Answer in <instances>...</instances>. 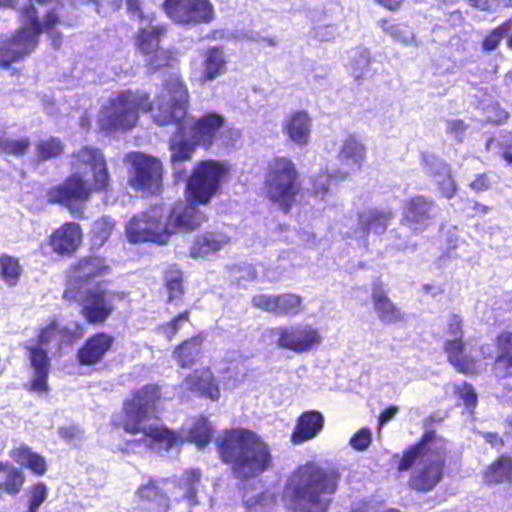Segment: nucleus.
I'll use <instances>...</instances> for the list:
<instances>
[{"label":"nucleus","mask_w":512,"mask_h":512,"mask_svg":"<svg viewBox=\"0 0 512 512\" xmlns=\"http://www.w3.org/2000/svg\"><path fill=\"white\" fill-rule=\"evenodd\" d=\"M495 345L498 354L491 366L493 375L500 379L512 378V332L499 333Z\"/></svg>","instance_id":"nucleus-29"},{"label":"nucleus","mask_w":512,"mask_h":512,"mask_svg":"<svg viewBox=\"0 0 512 512\" xmlns=\"http://www.w3.org/2000/svg\"><path fill=\"white\" fill-rule=\"evenodd\" d=\"M214 429L206 417H198L184 436L185 443H193L199 449L206 447L213 435Z\"/></svg>","instance_id":"nucleus-40"},{"label":"nucleus","mask_w":512,"mask_h":512,"mask_svg":"<svg viewBox=\"0 0 512 512\" xmlns=\"http://www.w3.org/2000/svg\"><path fill=\"white\" fill-rule=\"evenodd\" d=\"M454 394L460 398L467 407H475L477 405V394L472 384L464 381L454 387Z\"/></svg>","instance_id":"nucleus-55"},{"label":"nucleus","mask_w":512,"mask_h":512,"mask_svg":"<svg viewBox=\"0 0 512 512\" xmlns=\"http://www.w3.org/2000/svg\"><path fill=\"white\" fill-rule=\"evenodd\" d=\"M332 176L329 173L321 172L311 178L310 195L324 198L330 189Z\"/></svg>","instance_id":"nucleus-53"},{"label":"nucleus","mask_w":512,"mask_h":512,"mask_svg":"<svg viewBox=\"0 0 512 512\" xmlns=\"http://www.w3.org/2000/svg\"><path fill=\"white\" fill-rule=\"evenodd\" d=\"M324 416L318 410H307L301 413L291 434L294 444H301L315 438L324 427Z\"/></svg>","instance_id":"nucleus-26"},{"label":"nucleus","mask_w":512,"mask_h":512,"mask_svg":"<svg viewBox=\"0 0 512 512\" xmlns=\"http://www.w3.org/2000/svg\"><path fill=\"white\" fill-rule=\"evenodd\" d=\"M187 390L198 397L217 402L221 397L220 381L210 367L194 369L184 379Z\"/></svg>","instance_id":"nucleus-25"},{"label":"nucleus","mask_w":512,"mask_h":512,"mask_svg":"<svg viewBox=\"0 0 512 512\" xmlns=\"http://www.w3.org/2000/svg\"><path fill=\"white\" fill-rule=\"evenodd\" d=\"M197 147H199L198 143L192 138H171L169 140L170 164L174 170L175 179L181 180L186 177V169L182 167V164L192 160Z\"/></svg>","instance_id":"nucleus-27"},{"label":"nucleus","mask_w":512,"mask_h":512,"mask_svg":"<svg viewBox=\"0 0 512 512\" xmlns=\"http://www.w3.org/2000/svg\"><path fill=\"white\" fill-rule=\"evenodd\" d=\"M125 9L129 18L136 22H152L155 13L146 14L143 0H125Z\"/></svg>","instance_id":"nucleus-52"},{"label":"nucleus","mask_w":512,"mask_h":512,"mask_svg":"<svg viewBox=\"0 0 512 512\" xmlns=\"http://www.w3.org/2000/svg\"><path fill=\"white\" fill-rule=\"evenodd\" d=\"M40 39L30 35L26 28H18L0 39V68L24 61L38 46Z\"/></svg>","instance_id":"nucleus-15"},{"label":"nucleus","mask_w":512,"mask_h":512,"mask_svg":"<svg viewBox=\"0 0 512 512\" xmlns=\"http://www.w3.org/2000/svg\"><path fill=\"white\" fill-rule=\"evenodd\" d=\"M186 201L185 204H176L169 212L166 211L169 240L177 231H194L207 220L206 215L198 208L199 203L187 199Z\"/></svg>","instance_id":"nucleus-19"},{"label":"nucleus","mask_w":512,"mask_h":512,"mask_svg":"<svg viewBox=\"0 0 512 512\" xmlns=\"http://www.w3.org/2000/svg\"><path fill=\"white\" fill-rule=\"evenodd\" d=\"M399 408L396 405H391L387 408H385L378 416V424L377 429L380 431L383 426L388 423L390 420H392L395 415L398 413Z\"/></svg>","instance_id":"nucleus-63"},{"label":"nucleus","mask_w":512,"mask_h":512,"mask_svg":"<svg viewBox=\"0 0 512 512\" xmlns=\"http://www.w3.org/2000/svg\"><path fill=\"white\" fill-rule=\"evenodd\" d=\"M204 335L199 333L182 341L173 350V357L181 368H190L203 356Z\"/></svg>","instance_id":"nucleus-31"},{"label":"nucleus","mask_w":512,"mask_h":512,"mask_svg":"<svg viewBox=\"0 0 512 512\" xmlns=\"http://www.w3.org/2000/svg\"><path fill=\"white\" fill-rule=\"evenodd\" d=\"M0 273L3 280L8 285H16L22 273L19 260L16 257L10 256L8 254H2L0 256Z\"/></svg>","instance_id":"nucleus-45"},{"label":"nucleus","mask_w":512,"mask_h":512,"mask_svg":"<svg viewBox=\"0 0 512 512\" xmlns=\"http://www.w3.org/2000/svg\"><path fill=\"white\" fill-rule=\"evenodd\" d=\"M111 272L106 259L100 255H86L77 259L69 266L62 294L64 300H77L81 296V289L96 278H101Z\"/></svg>","instance_id":"nucleus-12"},{"label":"nucleus","mask_w":512,"mask_h":512,"mask_svg":"<svg viewBox=\"0 0 512 512\" xmlns=\"http://www.w3.org/2000/svg\"><path fill=\"white\" fill-rule=\"evenodd\" d=\"M142 434L145 438L149 439L151 443L157 445L159 449L170 451L173 448L181 447L184 443V436L166 425H140Z\"/></svg>","instance_id":"nucleus-28"},{"label":"nucleus","mask_w":512,"mask_h":512,"mask_svg":"<svg viewBox=\"0 0 512 512\" xmlns=\"http://www.w3.org/2000/svg\"><path fill=\"white\" fill-rule=\"evenodd\" d=\"M64 151V142L55 136L40 139L35 146L36 159L39 163L59 158L63 155Z\"/></svg>","instance_id":"nucleus-41"},{"label":"nucleus","mask_w":512,"mask_h":512,"mask_svg":"<svg viewBox=\"0 0 512 512\" xmlns=\"http://www.w3.org/2000/svg\"><path fill=\"white\" fill-rule=\"evenodd\" d=\"M512 30V18H509L490 30L481 41V48L485 52H491L498 48L501 41Z\"/></svg>","instance_id":"nucleus-43"},{"label":"nucleus","mask_w":512,"mask_h":512,"mask_svg":"<svg viewBox=\"0 0 512 512\" xmlns=\"http://www.w3.org/2000/svg\"><path fill=\"white\" fill-rule=\"evenodd\" d=\"M168 478L149 477L140 484L135 496L141 504L143 512H168L170 509V498L162 485L168 483Z\"/></svg>","instance_id":"nucleus-22"},{"label":"nucleus","mask_w":512,"mask_h":512,"mask_svg":"<svg viewBox=\"0 0 512 512\" xmlns=\"http://www.w3.org/2000/svg\"><path fill=\"white\" fill-rule=\"evenodd\" d=\"M226 124L225 117L216 112L208 111L197 117L190 125V137L205 150L210 149Z\"/></svg>","instance_id":"nucleus-21"},{"label":"nucleus","mask_w":512,"mask_h":512,"mask_svg":"<svg viewBox=\"0 0 512 512\" xmlns=\"http://www.w3.org/2000/svg\"><path fill=\"white\" fill-rule=\"evenodd\" d=\"M470 188L476 192L488 190L491 183L487 173H481L475 176L474 180L469 184Z\"/></svg>","instance_id":"nucleus-61"},{"label":"nucleus","mask_w":512,"mask_h":512,"mask_svg":"<svg viewBox=\"0 0 512 512\" xmlns=\"http://www.w3.org/2000/svg\"><path fill=\"white\" fill-rule=\"evenodd\" d=\"M115 338L111 334L98 332L90 335L77 349L76 359L81 366H94L101 363L112 349Z\"/></svg>","instance_id":"nucleus-24"},{"label":"nucleus","mask_w":512,"mask_h":512,"mask_svg":"<svg viewBox=\"0 0 512 512\" xmlns=\"http://www.w3.org/2000/svg\"><path fill=\"white\" fill-rule=\"evenodd\" d=\"M114 297L115 292L96 285L93 288L81 289L79 299L66 301L78 303L85 320H106L115 309Z\"/></svg>","instance_id":"nucleus-14"},{"label":"nucleus","mask_w":512,"mask_h":512,"mask_svg":"<svg viewBox=\"0 0 512 512\" xmlns=\"http://www.w3.org/2000/svg\"><path fill=\"white\" fill-rule=\"evenodd\" d=\"M31 141L28 137L19 139H10L0 136V153L11 155L14 157H23L29 150Z\"/></svg>","instance_id":"nucleus-47"},{"label":"nucleus","mask_w":512,"mask_h":512,"mask_svg":"<svg viewBox=\"0 0 512 512\" xmlns=\"http://www.w3.org/2000/svg\"><path fill=\"white\" fill-rule=\"evenodd\" d=\"M227 60L223 46L216 45L207 48L202 61L200 82L202 84L214 81L225 73Z\"/></svg>","instance_id":"nucleus-30"},{"label":"nucleus","mask_w":512,"mask_h":512,"mask_svg":"<svg viewBox=\"0 0 512 512\" xmlns=\"http://www.w3.org/2000/svg\"><path fill=\"white\" fill-rule=\"evenodd\" d=\"M42 23L43 32L51 31L58 23H60V16L56 9H50L44 16Z\"/></svg>","instance_id":"nucleus-62"},{"label":"nucleus","mask_w":512,"mask_h":512,"mask_svg":"<svg viewBox=\"0 0 512 512\" xmlns=\"http://www.w3.org/2000/svg\"><path fill=\"white\" fill-rule=\"evenodd\" d=\"M83 335V331L80 329L78 325L74 329H69L67 327H58L57 333V346L61 348L63 345H71L76 340L81 338Z\"/></svg>","instance_id":"nucleus-56"},{"label":"nucleus","mask_w":512,"mask_h":512,"mask_svg":"<svg viewBox=\"0 0 512 512\" xmlns=\"http://www.w3.org/2000/svg\"><path fill=\"white\" fill-rule=\"evenodd\" d=\"M83 242V231L79 223L67 221L55 228L48 236L47 244L60 257H72Z\"/></svg>","instance_id":"nucleus-20"},{"label":"nucleus","mask_w":512,"mask_h":512,"mask_svg":"<svg viewBox=\"0 0 512 512\" xmlns=\"http://www.w3.org/2000/svg\"><path fill=\"white\" fill-rule=\"evenodd\" d=\"M378 26L394 40L405 42L408 38V25L396 22L393 18L384 17L378 21Z\"/></svg>","instance_id":"nucleus-49"},{"label":"nucleus","mask_w":512,"mask_h":512,"mask_svg":"<svg viewBox=\"0 0 512 512\" xmlns=\"http://www.w3.org/2000/svg\"><path fill=\"white\" fill-rule=\"evenodd\" d=\"M26 483V475L9 461L0 460V492L11 497L21 493Z\"/></svg>","instance_id":"nucleus-33"},{"label":"nucleus","mask_w":512,"mask_h":512,"mask_svg":"<svg viewBox=\"0 0 512 512\" xmlns=\"http://www.w3.org/2000/svg\"><path fill=\"white\" fill-rule=\"evenodd\" d=\"M372 443V432L368 427L357 430L350 438L349 445L356 451H365Z\"/></svg>","instance_id":"nucleus-54"},{"label":"nucleus","mask_w":512,"mask_h":512,"mask_svg":"<svg viewBox=\"0 0 512 512\" xmlns=\"http://www.w3.org/2000/svg\"><path fill=\"white\" fill-rule=\"evenodd\" d=\"M20 19L23 23L20 28H26L30 35L40 39V35L43 33V27L35 6L32 4L25 5L20 10Z\"/></svg>","instance_id":"nucleus-46"},{"label":"nucleus","mask_w":512,"mask_h":512,"mask_svg":"<svg viewBox=\"0 0 512 512\" xmlns=\"http://www.w3.org/2000/svg\"><path fill=\"white\" fill-rule=\"evenodd\" d=\"M162 398L161 386L148 383L132 390L131 396L122 403V429L131 435H137L140 425L148 421L157 412Z\"/></svg>","instance_id":"nucleus-9"},{"label":"nucleus","mask_w":512,"mask_h":512,"mask_svg":"<svg viewBox=\"0 0 512 512\" xmlns=\"http://www.w3.org/2000/svg\"><path fill=\"white\" fill-rule=\"evenodd\" d=\"M339 155L342 159H352L356 163L361 164L365 157V147L354 136H349L344 141Z\"/></svg>","instance_id":"nucleus-51"},{"label":"nucleus","mask_w":512,"mask_h":512,"mask_svg":"<svg viewBox=\"0 0 512 512\" xmlns=\"http://www.w3.org/2000/svg\"><path fill=\"white\" fill-rule=\"evenodd\" d=\"M437 205L425 195H414L408 198L403 207L401 223L414 232H423L433 222Z\"/></svg>","instance_id":"nucleus-16"},{"label":"nucleus","mask_w":512,"mask_h":512,"mask_svg":"<svg viewBox=\"0 0 512 512\" xmlns=\"http://www.w3.org/2000/svg\"><path fill=\"white\" fill-rule=\"evenodd\" d=\"M169 233L163 204H152L133 214L124 227V235L130 244L153 243L163 246L169 242Z\"/></svg>","instance_id":"nucleus-6"},{"label":"nucleus","mask_w":512,"mask_h":512,"mask_svg":"<svg viewBox=\"0 0 512 512\" xmlns=\"http://www.w3.org/2000/svg\"><path fill=\"white\" fill-rule=\"evenodd\" d=\"M48 486L43 481L33 483L27 491V506L25 512H38L40 506L46 501L48 497Z\"/></svg>","instance_id":"nucleus-48"},{"label":"nucleus","mask_w":512,"mask_h":512,"mask_svg":"<svg viewBox=\"0 0 512 512\" xmlns=\"http://www.w3.org/2000/svg\"><path fill=\"white\" fill-rule=\"evenodd\" d=\"M370 64L371 58L365 54H360L357 58L353 59L352 67L357 81L364 78L365 72L369 69Z\"/></svg>","instance_id":"nucleus-58"},{"label":"nucleus","mask_w":512,"mask_h":512,"mask_svg":"<svg viewBox=\"0 0 512 512\" xmlns=\"http://www.w3.org/2000/svg\"><path fill=\"white\" fill-rule=\"evenodd\" d=\"M433 175H443L442 180L438 182V189L442 197L446 199L453 198L457 193V184L451 174L449 165L442 163L440 169L435 171Z\"/></svg>","instance_id":"nucleus-50"},{"label":"nucleus","mask_w":512,"mask_h":512,"mask_svg":"<svg viewBox=\"0 0 512 512\" xmlns=\"http://www.w3.org/2000/svg\"><path fill=\"white\" fill-rule=\"evenodd\" d=\"M436 457L413 471L408 480L411 489L426 493L432 491L442 480L446 466L445 458L435 452Z\"/></svg>","instance_id":"nucleus-23"},{"label":"nucleus","mask_w":512,"mask_h":512,"mask_svg":"<svg viewBox=\"0 0 512 512\" xmlns=\"http://www.w3.org/2000/svg\"><path fill=\"white\" fill-rule=\"evenodd\" d=\"M341 478L338 467L308 461L291 474L285 487V496L293 508L300 512H327L331 500L325 496L338 490Z\"/></svg>","instance_id":"nucleus-4"},{"label":"nucleus","mask_w":512,"mask_h":512,"mask_svg":"<svg viewBox=\"0 0 512 512\" xmlns=\"http://www.w3.org/2000/svg\"><path fill=\"white\" fill-rule=\"evenodd\" d=\"M124 161L130 165L127 183L131 188L152 195L162 192L165 169L158 157L132 151L125 155Z\"/></svg>","instance_id":"nucleus-10"},{"label":"nucleus","mask_w":512,"mask_h":512,"mask_svg":"<svg viewBox=\"0 0 512 512\" xmlns=\"http://www.w3.org/2000/svg\"><path fill=\"white\" fill-rule=\"evenodd\" d=\"M227 242L228 240L214 232L199 234L189 248V256L194 259L204 258L219 251Z\"/></svg>","instance_id":"nucleus-37"},{"label":"nucleus","mask_w":512,"mask_h":512,"mask_svg":"<svg viewBox=\"0 0 512 512\" xmlns=\"http://www.w3.org/2000/svg\"><path fill=\"white\" fill-rule=\"evenodd\" d=\"M391 218L392 214L390 212L371 210L366 216L360 215L359 228L364 234H368L371 231L375 233H383Z\"/></svg>","instance_id":"nucleus-42"},{"label":"nucleus","mask_w":512,"mask_h":512,"mask_svg":"<svg viewBox=\"0 0 512 512\" xmlns=\"http://www.w3.org/2000/svg\"><path fill=\"white\" fill-rule=\"evenodd\" d=\"M251 302L255 308L276 313L277 295L256 294L252 297Z\"/></svg>","instance_id":"nucleus-57"},{"label":"nucleus","mask_w":512,"mask_h":512,"mask_svg":"<svg viewBox=\"0 0 512 512\" xmlns=\"http://www.w3.org/2000/svg\"><path fill=\"white\" fill-rule=\"evenodd\" d=\"M168 28L166 23H160L140 27L134 34L135 49L141 55L147 57L146 67L152 73L170 67L172 62L175 61L173 52L160 46L168 33Z\"/></svg>","instance_id":"nucleus-11"},{"label":"nucleus","mask_w":512,"mask_h":512,"mask_svg":"<svg viewBox=\"0 0 512 512\" xmlns=\"http://www.w3.org/2000/svg\"><path fill=\"white\" fill-rule=\"evenodd\" d=\"M163 281L168 293V302L180 299L184 295V273L177 264H171L164 270Z\"/></svg>","instance_id":"nucleus-38"},{"label":"nucleus","mask_w":512,"mask_h":512,"mask_svg":"<svg viewBox=\"0 0 512 512\" xmlns=\"http://www.w3.org/2000/svg\"><path fill=\"white\" fill-rule=\"evenodd\" d=\"M215 445L221 462L229 466L235 478L242 481L256 478L273 466L270 446L248 428L224 429Z\"/></svg>","instance_id":"nucleus-3"},{"label":"nucleus","mask_w":512,"mask_h":512,"mask_svg":"<svg viewBox=\"0 0 512 512\" xmlns=\"http://www.w3.org/2000/svg\"><path fill=\"white\" fill-rule=\"evenodd\" d=\"M57 333V322H49L37 334L35 343L24 346L32 369V377L24 387L30 393L43 395L50 391L48 380L51 371V358L44 347L53 341L57 343Z\"/></svg>","instance_id":"nucleus-8"},{"label":"nucleus","mask_w":512,"mask_h":512,"mask_svg":"<svg viewBox=\"0 0 512 512\" xmlns=\"http://www.w3.org/2000/svg\"><path fill=\"white\" fill-rule=\"evenodd\" d=\"M487 485H496L512 481V457L506 453L498 456L482 472Z\"/></svg>","instance_id":"nucleus-36"},{"label":"nucleus","mask_w":512,"mask_h":512,"mask_svg":"<svg viewBox=\"0 0 512 512\" xmlns=\"http://www.w3.org/2000/svg\"><path fill=\"white\" fill-rule=\"evenodd\" d=\"M169 102L163 95L155 99L140 89H122L113 93L101 107L97 125L101 132H128L135 128L140 113H149L157 125L176 124L179 129L189 107V91L180 75L170 76L163 83Z\"/></svg>","instance_id":"nucleus-1"},{"label":"nucleus","mask_w":512,"mask_h":512,"mask_svg":"<svg viewBox=\"0 0 512 512\" xmlns=\"http://www.w3.org/2000/svg\"><path fill=\"white\" fill-rule=\"evenodd\" d=\"M161 9L175 25L185 28L207 25L215 19L210 0H163Z\"/></svg>","instance_id":"nucleus-13"},{"label":"nucleus","mask_w":512,"mask_h":512,"mask_svg":"<svg viewBox=\"0 0 512 512\" xmlns=\"http://www.w3.org/2000/svg\"><path fill=\"white\" fill-rule=\"evenodd\" d=\"M460 324L461 322L450 324L449 330L454 334V338L444 343L443 348L447 355V361L461 374L476 375L479 372L477 359L465 352Z\"/></svg>","instance_id":"nucleus-18"},{"label":"nucleus","mask_w":512,"mask_h":512,"mask_svg":"<svg viewBox=\"0 0 512 512\" xmlns=\"http://www.w3.org/2000/svg\"><path fill=\"white\" fill-rule=\"evenodd\" d=\"M277 345L295 353L308 352L322 342L320 332L310 326H291L278 329Z\"/></svg>","instance_id":"nucleus-17"},{"label":"nucleus","mask_w":512,"mask_h":512,"mask_svg":"<svg viewBox=\"0 0 512 512\" xmlns=\"http://www.w3.org/2000/svg\"><path fill=\"white\" fill-rule=\"evenodd\" d=\"M263 187L266 198L289 214L302 193L301 173L290 157L275 156L267 164Z\"/></svg>","instance_id":"nucleus-5"},{"label":"nucleus","mask_w":512,"mask_h":512,"mask_svg":"<svg viewBox=\"0 0 512 512\" xmlns=\"http://www.w3.org/2000/svg\"><path fill=\"white\" fill-rule=\"evenodd\" d=\"M302 297L295 293L277 295L276 313L278 316H294L302 310Z\"/></svg>","instance_id":"nucleus-44"},{"label":"nucleus","mask_w":512,"mask_h":512,"mask_svg":"<svg viewBox=\"0 0 512 512\" xmlns=\"http://www.w3.org/2000/svg\"><path fill=\"white\" fill-rule=\"evenodd\" d=\"M372 300L381 320H399L401 318L400 310L392 303L380 283L374 285Z\"/></svg>","instance_id":"nucleus-39"},{"label":"nucleus","mask_w":512,"mask_h":512,"mask_svg":"<svg viewBox=\"0 0 512 512\" xmlns=\"http://www.w3.org/2000/svg\"><path fill=\"white\" fill-rule=\"evenodd\" d=\"M92 2L97 11L100 12L102 9H109L112 12H118L122 8L123 0H89Z\"/></svg>","instance_id":"nucleus-60"},{"label":"nucleus","mask_w":512,"mask_h":512,"mask_svg":"<svg viewBox=\"0 0 512 512\" xmlns=\"http://www.w3.org/2000/svg\"><path fill=\"white\" fill-rule=\"evenodd\" d=\"M229 172L230 166L224 161L205 159L197 162L186 183V199L208 204L220 192Z\"/></svg>","instance_id":"nucleus-7"},{"label":"nucleus","mask_w":512,"mask_h":512,"mask_svg":"<svg viewBox=\"0 0 512 512\" xmlns=\"http://www.w3.org/2000/svg\"><path fill=\"white\" fill-rule=\"evenodd\" d=\"M435 437L436 434L433 430L425 431L418 441L403 450L401 456L395 454L394 458H399L397 470L399 472L410 470L420 458L425 456L428 450V444H430Z\"/></svg>","instance_id":"nucleus-32"},{"label":"nucleus","mask_w":512,"mask_h":512,"mask_svg":"<svg viewBox=\"0 0 512 512\" xmlns=\"http://www.w3.org/2000/svg\"><path fill=\"white\" fill-rule=\"evenodd\" d=\"M284 131L298 145L308 143L311 132V118L306 111H295L287 119Z\"/></svg>","instance_id":"nucleus-34"},{"label":"nucleus","mask_w":512,"mask_h":512,"mask_svg":"<svg viewBox=\"0 0 512 512\" xmlns=\"http://www.w3.org/2000/svg\"><path fill=\"white\" fill-rule=\"evenodd\" d=\"M70 157L72 168L91 169V182L88 183L79 172L71 173L62 182L45 191V200L51 205H61L75 215L82 212L83 205L94 193H107L111 190V176L105 155L98 147L82 146L72 152Z\"/></svg>","instance_id":"nucleus-2"},{"label":"nucleus","mask_w":512,"mask_h":512,"mask_svg":"<svg viewBox=\"0 0 512 512\" xmlns=\"http://www.w3.org/2000/svg\"><path fill=\"white\" fill-rule=\"evenodd\" d=\"M58 435L62 440L70 443L82 435V430L78 425L62 426L58 429Z\"/></svg>","instance_id":"nucleus-59"},{"label":"nucleus","mask_w":512,"mask_h":512,"mask_svg":"<svg viewBox=\"0 0 512 512\" xmlns=\"http://www.w3.org/2000/svg\"><path fill=\"white\" fill-rule=\"evenodd\" d=\"M202 472L199 468H190L185 470L183 482L185 486L196 487L201 481Z\"/></svg>","instance_id":"nucleus-64"},{"label":"nucleus","mask_w":512,"mask_h":512,"mask_svg":"<svg viewBox=\"0 0 512 512\" xmlns=\"http://www.w3.org/2000/svg\"><path fill=\"white\" fill-rule=\"evenodd\" d=\"M9 455L17 464L27 468L36 476H43L48 470L45 457L32 451L27 445L11 449Z\"/></svg>","instance_id":"nucleus-35"}]
</instances>
